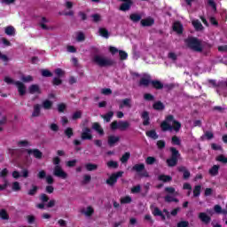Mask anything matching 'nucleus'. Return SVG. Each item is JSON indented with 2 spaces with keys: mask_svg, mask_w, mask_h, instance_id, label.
Wrapping results in <instances>:
<instances>
[{
  "mask_svg": "<svg viewBox=\"0 0 227 227\" xmlns=\"http://www.w3.org/2000/svg\"><path fill=\"white\" fill-rule=\"evenodd\" d=\"M160 128L163 132L168 130H174L175 132H179L182 129L181 121L175 119L173 114H168L163 121L160 123Z\"/></svg>",
  "mask_w": 227,
  "mask_h": 227,
  "instance_id": "f257e3e1",
  "label": "nucleus"
},
{
  "mask_svg": "<svg viewBox=\"0 0 227 227\" xmlns=\"http://www.w3.org/2000/svg\"><path fill=\"white\" fill-rule=\"evenodd\" d=\"M131 192L133 194H138L139 192H141V185H134L133 187H131Z\"/></svg>",
  "mask_w": 227,
  "mask_h": 227,
  "instance_id": "58836bf2",
  "label": "nucleus"
},
{
  "mask_svg": "<svg viewBox=\"0 0 227 227\" xmlns=\"http://www.w3.org/2000/svg\"><path fill=\"white\" fill-rule=\"evenodd\" d=\"M166 106L165 104H163V102H161V100H158L157 102H154V104H153V108L155 111H164Z\"/></svg>",
  "mask_w": 227,
  "mask_h": 227,
  "instance_id": "f3484780",
  "label": "nucleus"
},
{
  "mask_svg": "<svg viewBox=\"0 0 227 227\" xmlns=\"http://www.w3.org/2000/svg\"><path fill=\"white\" fill-rule=\"evenodd\" d=\"M145 166L143 163L135 164V166H133V170L137 171V173H139L140 176L148 177L149 173H148V171H145Z\"/></svg>",
  "mask_w": 227,
  "mask_h": 227,
  "instance_id": "39448f33",
  "label": "nucleus"
},
{
  "mask_svg": "<svg viewBox=\"0 0 227 227\" xmlns=\"http://www.w3.org/2000/svg\"><path fill=\"white\" fill-rule=\"evenodd\" d=\"M172 145H181V139L178 137V136H172Z\"/></svg>",
  "mask_w": 227,
  "mask_h": 227,
  "instance_id": "c03bdc74",
  "label": "nucleus"
},
{
  "mask_svg": "<svg viewBox=\"0 0 227 227\" xmlns=\"http://www.w3.org/2000/svg\"><path fill=\"white\" fill-rule=\"evenodd\" d=\"M28 155H33L35 159H42V152L38 149H28L26 151Z\"/></svg>",
  "mask_w": 227,
  "mask_h": 227,
  "instance_id": "f8f14e48",
  "label": "nucleus"
},
{
  "mask_svg": "<svg viewBox=\"0 0 227 227\" xmlns=\"http://www.w3.org/2000/svg\"><path fill=\"white\" fill-rule=\"evenodd\" d=\"M150 187H151V184L149 182H147V184H145L144 185V190L145 192H142V196H146V194H148L149 191H150Z\"/></svg>",
  "mask_w": 227,
  "mask_h": 227,
  "instance_id": "37998d69",
  "label": "nucleus"
},
{
  "mask_svg": "<svg viewBox=\"0 0 227 227\" xmlns=\"http://www.w3.org/2000/svg\"><path fill=\"white\" fill-rule=\"evenodd\" d=\"M123 107H132L130 98H124L123 100H121V104L119 105V108L123 109Z\"/></svg>",
  "mask_w": 227,
  "mask_h": 227,
  "instance_id": "412c9836",
  "label": "nucleus"
},
{
  "mask_svg": "<svg viewBox=\"0 0 227 227\" xmlns=\"http://www.w3.org/2000/svg\"><path fill=\"white\" fill-rule=\"evenodd\" d=\"M145 135L148 137H151L152 139H158L159 136L156 132L155 129H152V130H147L145 132Z\"/></svg>",
  "mask_w": 227,
  "mask_h": 227,
  "instance_id": "bb28decb",
  "label": "nucleus"
},
{
  "mask_svg": "<svg viewBox=\"0 0 227 227\" xmlns=\"http://www.w3.org/2000/svg\"><path fill=\"white\" fill-rule=\"evenodd\" d=\"M150 84H152L151 75H147V77H141L138 82V86H145V88L150 86Z\"/></svg>",
  "mask_w": 227,
  "mask_h": 227,
  "instance_id": "6e6552de",
  "label": "nucleus"
},
{
  "mask_svg": "<svg viewBox=\"0 0 227 227\" xmlns=\"http://www.w3.org/2000/svg\"><path fill=\"white\" fill-rule=\"evenodd\" d=\"M4 33L8 36H13L15 35V27H13L12 26L6 27L4 28Z\"/></svg>",
  "mask_w": 227,
  "mask_h": 227,
  "instance_id": "5701e85b",
  "label": "nucleus"
},
{
  "mask_svg": "<svg viewBox=\"0 0 227 227\" xmlns=\"http://www.w3.org/2000/svg\"><path fill=\"white\" fill-rule=\"evenodd\" d=\"M85 168H86L87 171H94V169H97L98 166L96 164L89 163V164L85 165Z\"/></svg>",
  "mask_w": 227,
  "mask_h": 227,
  "instance_id": "de8ad7c7",
  "label": "nucleus"
},
{
  "mask_svg": "<svg viewBox=\"0 0 227 227\" xmlns=\"http://www.w3.org/2000/svg\"><path fill=\"white\" fill-rule=\"evenodd\" d=\"M28 91L29 93H31V95H40V93H42V90H40V86H38L37 84H33L28 88Z\"/></svg>",
  "mask_w": 227,
  "mask_h": 227,
  "instance_id": "2eb2a0df",
  "label": "nucleus"
},
{
  "mask_svg": "<svg viewBox=\"0 0 227 227\" xmlns=\"http://www.w3.org/2000/svg\"><path fill=\"white\" fill-rule=\"evenodd\" d=\"M215 212H216V214H222L223 208L221 205H215Z\"/></svg>",
  "mask_w": 227,
  "mask_h": 227,
  "instance_id": "338daca9",
  "label": "nucleus"
},
{
  "mask_svg": "<svg viewBox=\"0 0 227 227\" xmlns=\"http://www.w3.org/2000/svg\"><path fill=\"white\" fill-rule=\"evenodd\" d=\"M158 180H160V182H171V180H173L172 176L170 175H160L158 176Z\"/></svg>",
  "mask_w": 227,
  "mask_h": 227,
  "instance_id": "393cba45",
  "label": "nucleus"
},
{
  "mask_svg": "<svg viewBox=\"0 0 227 227\" xmlns=\"http://www.w3.org/2000/svg\"><path fill=\"white\" fill-rule=\"evenodd\" d=\"M114 114L113 112H109L108 114H106V115H102V118H104L105 121H111V118H113Z\"/></svg>",
  "mask_w": 227,
  "mask_h": 227,
  "instance_id": "a18cd8bd",
  "label": "nucleus"
},
{
  "mask_svg": "<svg viewBox=\"0 0 227 227\" xmlns=\"http://www.w3.org/2000/svg\"><path fill=\"white\" fill-rule=\"evenodd\" d=\"M216 160H218V162H223V164H226L227 157H225V155H223V154H220L216 157Z\"/></svg>",
  "mask_w": 227,
  "mask_h": 227,
  "instance_id": "a19ab883",
  "label": "nucleus"
},
{
  "mask_svg": "<svg viewBox=\"0 0 227 227\" xmlns=\"http://www.w3.org/2000/svg\"><path fill=\"white\" fill-rule=\"evenodd\" d=\"M156 145L160 150H163V148H165L166 146V141L160 139L159 141H157Z\"/></svg>",
  "mask_w": 227,
  "mask_h": 227,
  "instance_id": "79ce46f5",
  "label": "nucleus"
},
{
  "mask_svg": "<svg viewBox=\"0 0 227 227\" xmlns=\"http://www.w3.org/2000/svg\"><path fill=\"white\" fill-rule=\"evenodd\" d=\"M165 192L168 193V195L175 194L176 189L175 187H165Z\"/></svg>",
  "mask_w": 227,
  "mask_h": 227,
  "instance_id": "4d7b16f0",
  "label": "nucleus"
},
{
  "mask_svg": "<svg viewBox=\"0 0 227 227\" xmlns=\"http://www.w3.org/2000/svg\"><path fill=\"white\" fill-rule=\"evenodd\" d=\"M173 30L176 31L178 35H182L184 33L183 24L179 21L174 22Z\"/></svg>",
  "mask_w": 227,
  "mask_h": 227,
  "instance_id": "dca6fc26",
  "label": "nucleus"
},
{
  "mask_svg": "<svg viewBox=\"0 0 227 227\" xmlns=\"http://www.w3.org/2000/svg\"><path fill=\"white\" fill-rule=\"evenodd\" d=\"M214 190L211 187H207L204 191V196H212Z\"/></svg>",
  "mask_w": 227,
  "mask_h": 227,
  "instance_id": "864d4df0",
  "label": "nucleus"
},
{
  "mask_svg": "<svg viewBox=\"0 0 227 227\" xmlns=\"http://www.w3.org/2000/svg\"><path fill=\"white\" fill-rule=\"evenodd\" d=\"M82 113L81 112H75L74 114H73V117H72V119L73 120H79V118H81V116H82Z\"/></svg>",
  "mask_w": 227,
  "mask_h": 227,
  "instance_id": "69168bd1",
  "label": "nucleus"
},
{
  "mask_svg": "<svg viewBox=\"0 0 227 227\" xmlns=\"http://www.w3.org/2000/svg\"><path fill=\"white\" fill-rule=\"evenodd\" d=\"M32 116L34 117L40 116V105H35L34 106V112L32 114Z\"/></svg>",
  "mask_w": 227,
  "mask_h": 227,
  "instance_id": "e433bc0d",
  "label": "nucleus"
},
{
  "mask_svg": "<svg viewBox=\"0 0 227 227\" xmlns=\"http://www.w3.org/2000/svg\"><path fill=\"white\" fill-rule=\"evenodd\" d=\"M132 198L130 196H124V198H121V203H131Z\"/></svg>",
  "mask_w": 227,
  "mask_h": 227,
  "instance_id": "6e6d98bb",
  "label": "nucleus"
},
{
  "mask_svg": "<svg viewBox=\"0 0 227 227\" xmlns=\"http://www.w3.org/2000/svg\"><path fill=\"white\" fill-rule=\"evenodd\" d=\"M192 24L196 31H201L203 29V24L200 22V20H193Z\"/></svg>",
  "mask_w": 227,
  "mask_h": 227,
  "instance_id": "cd10ccee",
  "label": "nucleus"
},
{
  "mask_svg": "<svg viewBox=\"0 0 227 227\" xmlns=\"http://www.w3.org/2000/svg\"><path fill=\"white\" fill-rule=\"evenodd\" d=\"M155 20L152 17H147V19H142L140 24L143 27L153 26Z\"/></svg>",
  "mask_w": 227,
  "mask_h": 227,
  "instance_id": "9b49d317",
  "label": "nucleus"
},
{
  "mask_svg": "<svg viewBox=\"0 0 227 227\" xmlns=\"http://www.w3.org/2000/svg\"><path fill=\"white\" fill-rule=\"evenodd\" d=\"M141 118L143 120L144 126L150 125V113L148 111H144L141 114Z\"/></svg>",
  "mask_w": 227,
  "mask_h": 227,
  "instance_id": "ddd939ff",
  "label": "nucleus"
},
{
  "mask_svg": "<svg viewBox=\"0 0 227 227\" xmlns=\"http://www.w3.org/2000/svg\"><path fill=\"white\" fill-rule=\"evenodd\" d=\"M199 219H200V221H202V223L205 224H209L210 221L212 220L210 215H208L206 212H200Z\"/></svg>",
  "mask_w": 227,
  "mask_h": 227,
  "instance_id": "9d476101",
  "label": "nucleus"
},
{
  "mask_svg": "<svg viewBox=\"0 0 227 227\" xmlns=\"http://www.w3.org/2000/svg\"><path fill=\"white\" fill-rule=\"evenodd\" d=\"M77 42H83L84 40V34L82 32H78L76 36Z\"/></svg>",
  "mask_w": 227,
  "mask_h": 227,
  "instance_id": "13d9d810",
  "label": "nucleus"
},
{
  "mask_svg": "<svg viewBox=\"0 0 227 227\" xmlns=\"http://www.w3.org/2000/svg\"><path fill=\"white\" fill-rule=\"evenodd\" d=\"M144 99L147 101H153L155 100V97L154 95H152V93H145Z\"/></svg>",
  "mask_w": 227,
  "mask_h": 227,
  "instance_id": "ea45409f",
  "label": "nucleus"
},
{
  "mask_svg": "<svg viewBox=\"0 0 227 227\" xmlns=\"http://www.w3.org/2000/svg\"><path fill=\"white\" fill-rule=\"evenodd\" d=\"M9 154L13 156L20 155L19 149H9Z\"/></svg>",
  "mask_w": 227,
  "mask_h": 227,
  "instance_id": "680f3d73",
  "label": "nucleus"
},
{
  "mask_svg": "<svg viewBox=\"0 0 227 227\" xmlns=\"http://www.w3.org/2000/svg\"><path fill=\"white\" fill-rule=\"evenodd\" d=\"M0 217L1 219H4L5 221H8L10 219L8 213L4 209L0 210Z\"/></svg>",
  "mask_w": 227,
  "mask_h": 227,
  "instance_id": "c9c22d12",
  "label": "nucleus"
},
{
  "mask_svg": "<svg viewBox=\"0 0 227 227\" xmlns=\"http://www.w3.org/2000/svg\"><path fill=\"white\" fill-rule=\"evenodd\" d=\"M167 164L170 168H174L176 166L175 160H174V154L173 152H171V156L169 159H167Z\"/></svg>",
  "mask_w": 227,
  "mask_h": 227,
  "instance_id": "473e14b6",
  "label": "nucleus"
},
{
  "mask_svg": "<svg viewBox=\"0 0 227 227\" xmlns=\"http://www.w3.org/2000/svg\"><path fill=\"white\" fill-rule=\"evenodd\" d=\"M116 52L119 53V58H120L121 61H124V60L128 59L129 54H128V52H126V51H122V50L119 51V49H117L115 47V54H116Z\"/></svg>",
  "mask_w": 227,
  "mask_h": 227,
  "instance_id": "6ab92c4d",
  "label": "nucleus"
},
{
  "mask_svg": "<svg viewBox=\"0 0 227 227\" xmlns=\"http://www.w3.org/2000/svg\"><path fill=\"white\" fill-rule=\"evenodd\" d=\"M129 159H130V153L126 152L121 157V161L122 163L128 162Z\"/></svg>",
  "mask_w": 227,
  "mask_h": 227,
  "instance_id": "f704fd0d",
  "label": "nucleus"
},
{
  "mask_svg": "<svg viewBox=\"0 0 227 227\" xmlns=\"http://www.w3.org/2000/svg\"><path fill=\"white\" fill-rule=\"evenodd\" d=\"M93 212H94L93 207L90 206L82 209V214H84V215H86L87 217H90V215H92Z\"/></svg>",
  "mask_w": 227,
  "mask_h": 227,
  "instance_id": "b1692460",
  "label": "nucleus"
},
{
  "mask_svg": "<svg viewBox=\"0 0 227 227\" xmlns=\"http://www.w3.org/2000/svg\"><path fill=\"white\" fill-rule=\"evenodd\" d=\"M151 84H152L153 88H154L155 90H162V88H164V84H163V82H161V81L151 80Z\"/></svg>",
  "mask_w": 227,
  "mask_h": 227,
  "instance_id": "4be33fe9",
  "label": "nucleus"
},
{
  "mask_svg": "<svg viewBox=\"0 0 227 227\" xmlns=\"http://www.w3.org/2000/svg\"><path fill=\"white\" fill-rule=\"evenodd\" d=\"M106 184H107V185H114V173L106 180Z\"/></svg>",
  "mask_w": 227,
  "mask_h": 227,
  "instance_id": "8fccbe9b",
  "label": "nucleus"
},
{
  "mask_svg": "<svg viewBox=\"0 0 227 227\" xmlns=\"http://www.w3.org/2000/svg\"><path fill=\"white\" fill-rule=\"evenodd\" d=\"M12 191H14L15 192L20 191L21 187H20V182H14L12 183Z\"/></svg>",
  "mask_w": 227,
  "mask_h": 227,
  "instance_id": "4c0bfd02",
  "label": "nucleus"
},
{
  "mask_svg": "<svg viewBox=\"0 0 227 227\" xmlns=\"http://www.w3.org/2000/svg\"><path fill=\"white\" fill-rule=\"evenodd\" d=\"M165 201L167 203H171L172 201L176 202V203H178L179 202V200L178 198H175L174 196H171L169 194H167V196H165L164 198Z\"/></svg>",
  "mask_w": 227,
  "mask_h": 227,
  "instance_id": "c756f323",
  "label": "nucleus"
},
{
  "mask_svg": "<svg viewBox=\"0 0 227 227\" xmlns=\"http://www.w3.org/2000/svg\"><path fill=\"white\" fill-rule=\"evenodd\" d=\"M129 127H130L129 121H117L115 120V130L116 129H119L120 130H127Z\"/></svg>",
  "mask_w": 227,
  "mask_h": 227,
  "instance_id": "423d86ee",
  "label": "nucleus"
},
{
  "mask_svg": "<svg viewBox=\"0 0 227 227\" xmlns=\"http://www.w3.org/2000/svg\"><path fill=\"white\" fill-rule=\"evenodd\" d=\"M21 81L23 82H31V81H33V76L31 75H27V76H21Z\"/></svg>",
  "mask_w": 227,
  "mask_h": 227,
  "instance_id": "5fc2aeb1",
  "label": "nucleus"
},
{
  "mask_svg": "<svg viewBox=\"0 0 227 227\" xmlns=\"http://www.w3.org/2000/svg\"><path fill=\"white\" fill-rule=\"evenodd\" d=\"M156 160H157V159H155V157L149 156L145 159V163L149 164V165H153L156 162Z\"/></svg>",
  "mask_w": 227,
  "mask_h": 227,
  "instance_id": "49530a36",
  "label": "nucleus"
},
{
  "mask_svg": "<svg viewBox=\"0 0 227 227\" xmlns=\"http://www.w3.org/2000/svg\"><path fill=\"white\" fill-rule=\"evenodd\" d=\"M14 84L18 88V92L20 97H24V95H26V85L21 82H15Z\"/></svg>",
  "mask_w": 227,
  "mask_h": 227,
  "instance_id": "1a4fd4ad",
  "label": "nucleus"
},
{
  "mask_svg": "<svg viewBox=\"0 0 227 227\" xmlns=\"http://www.w3.org/2000/svg\"><path fill=\"white\" fill-rule=\"evenodd\" d=\"M8 176V168H4L1 172H0V176L1 178H4V182L6 180V176Z\"/></svg>",
  "mask_w": 227,
  "mask_h": 227,
  "instance_id": "603ef678",
  "label": "nucleus"
},
{
  "mask_svg": "<svg viewBox=\"0 0 227 227\" xmlns=\"http://www.w3.org/2000/svg\"><path fill=\"white\" fill-rule=\"evenodd\" d=\"M219 164H215L214 166H212V168H209V175H211V176H217V175H219Z\"/></svg>",
  "mask_w": 227,
  "mask_h": 227,
  "instance_id": "a211bd4d",
  "label": "nucleus"
},
{
  "mask_svg": "<svg viewBox=\"0 0 227 227\" xmlns=\"http://www.w3.org/2000/svg\"><path fill=\"white\" fill-rule=\"evenodd\" d=\"M45 180L49 184H54V177H52V176H47Z\"/></svg>",
  "mask_w": 227,
  "mask_h": 227,
  "instance_id": "0e129e2a",
  "label": "nucleus"
},
{
  "mask_svg": "<svg viewBox=\"0 0 227 227\" xmlns=\"http://www.w3.org/2000/svg\"><path fill=\"white\" fill-rule=\"evenodd\" d=\"M170 152H172L173 154V158H174V164L175 166H176L177 162H178V157L180 155L178 150H176V148L175 146H171L170 147Z\"/></svg>",
  "mask_w": 227,
  "mask_h": 227,
  "instance_id": "aec40b11",
  "label": "nucleus"
},
{
  "mask_svg": "<svg viewBox=\"0 0 227 227\" xmlns=\"http://www.w3.org/2000/svg\"><path fill=\"white\" fill-rule=\"evenodd\" d=\"M204 135L206 136L207 140L213 139L214 137V133L211 132L210 130H206Z\"/></svg>",
  "mask_w": 227,
  "mask_h": 227,
  "instance_id": "bf43d9fd",
  "label": "nucleus"
},
{
  "mask_svg": "<svg viewBox=\"0 0 227 227\" xmlns=\"http://www.w3.org/2000/svg\"><path fill=\"white\" fill-rule=\"evenodd\" d=\"M41 74H42L43 77H52V73H51V71H49L47 69H43L41 71Z\"/></svg>",
  "mask_w": 227,
  "mask_h": 227,
  "instance_id": "09e8293b",
  "label": "nucleus"
},
{
  "mask_svg": "<svg viewBox=\"0 0 227 227\" xmlns=\"http://www.w3.org/2000/svg\"><path fill=\"white\" fill-rule=\"evenodd\" d=\"M53 175L54 176H58V178H62L63 180L68 178V174H67L59 165L54 167Z\"/></svg>",
  "mask_w": 227,
  "mask_h": 227,
  "instance_id": "20e7f679",
  "label": "nucleus"
},
{
  "mask_svg": "<svg viewBox=\"0 0 227 227\" xmlns=\"http://www.w3.org/2000/svg\"><path fill=\"white\" fill-rule=\"evenodd\" d=\"M65 134L66 136H67V137H72V136H74V131L72 130V128H67L65 130Z\"/></svg>",
  "mask_w": 227,
  "mask_h": 227,
  "instance_id": "e2e57ef3",
  "label": "nucleus"
},
{
  "mask_svg": "<svg viewBox=\"0 0 227 227\" xmlns=\"http://www.w3.org/2000/svg\"><path fill=\"white\" fill-rule=\"evenodd\" d=\"M52 106V102L49 101V100H45L43 103V107L44 109H51V107Z\"/></svg>",
  "mask_w": 227,
  "mask_h": 227,
  "instance_id": "3c124183",
  "label": "nucleus"
},
{
  "mask_svg": "<svg viewBox=\"0 0 227 227\" xmlns=\"http://www.w3.org/2000/svg\"><path fill=\"white\" fill-rule=\"evenodd\" d=\"M187 47L189 49H191L192 51H194L195 52H202L203 51V45L200 42V40H199V38L195 37V36H191L190 38H186V40H184Z\"/></svg>",
  "mask_w": 227,
  "mask_h": 227,
  "instance_id": "f03ea898",
  "label": "nucleus"
},
{
  "mask_svg": "<svg viewBox=\"0 0 227 227\" xmlns=\"http://www.w3.org/2000/svg\"><path fill=\"white\" fill-rule=\"evenodd\" d=\"M93 62L98 67H111V65H113V59L106 58L102 55H95L93 58Z\"/></svg>",
  "mask_w": 227,
  "mask_h": 227,
  "instance_id": "7ed1b4c3",
  "label": "nucleus"
},
{
  "mask_svg": "<svg viewBox=\"0 0 227 227\" xmlns=\"http://www.w3.org/2000/svg\"><path fill=\"white\" fill-rule=\"evenodd\" d=\"M99 36H103V38H109V32L106 28L100 27L98 29Z\"/></svg>",
  "mask_w": 227,
  "mask_h": 227,
  "instance_id": "2f4dec72",
  "label": "nucleus"
},
{
  "mask_svg": "<svg viewBox=\"0 0 227 227\" xmlns=\"http://www.w3.org/2000/svg\"><path fill=\"white\" fill-rule=\"evenodd\" d=\"M90 181H91V176H90V175L83 176L82 184H90Z\"/></svg>",
  "mask_w": 227,
  "mask_h": 227,
  "instance_id": "052dcab7",
  "label": "nucleus"
},
{
  "mask_svg": "<svg viewBox=\"0 0 227 227\" xmlns=\"http://www.w3.org/2000/svg\"><path fill=\"white\" fill-rule=\"evenodd\" d=\"M93 129L98 133L99 136H104V129L100 127V124L95 122L92 126Z\"/></svg>",
  "mask_w": 227,
  "mask_h": 227,
  "instance_id": "c85d7f7f",
  "label": "nucleus"
},
{
  "mask_svg": "<svg viewBox=\"0 0 227 227\" xmlns=\"http://www.w3.org/2000/svg\"><path fill=\"white\" fill-rule=\"evenodd\" d=\"M123 173H124V171H117L115 173V184H116L118 178H121V176H123Z\"/></svg>",
  "mask_w": 227,
  "mask_h": 227,
  "instance_id": "774afa93",
  "label": "nucleus"
},
{
  "mask_svg": "<svg viewBox=\"0 0 227 227\" xmlns=\"http://www.w3.org/2000/svg\"><path fill=\"white\" fill-rule=\"evenodd\" d=\"M101 95H105L106 97H108V95L113 94V90L109 88H103L100 90Z\"/></svg>",
  "mask_w": 227,
  "mask_h": 227,
  "instance_id": "72a5a7b5",
  "label": "nucleus"
},
{
  "mask_svg": "<svg viewBox=\"0 0 227 227\" xmlns=\"http://www.w3.org/2000/svg\"><path fill=\"white\" fill-rule=\"evenodd\" d=\"M201 194V185H195L193 187V196L194 198H198Z\"/></svg>",
  "mask_w": 227,
  "mask_h": 227,
  "instance_id": "7c9ffc66",
  "label": "nucleus"
},
{
  "mask_svg": "<svg viewBox=\"0 0 227 227\" xmlns=\"http://www.w3.org/2000/svg\"><path fill=\"white\" fill-rule=\"evenodd\" d=\"M177 170L183 173V178L184 180H188L190 178L191 171H189V169H187L185 166H179V168H177Z\"/></svg>",
  "mask_w": 227,
  "mask_h": 227,
  "instance_id": "0eeeda50",
  "label": "nucleus"
},
{
  "mask_svg": "<svg viewBox=\"0 0 227 227\" xmlns=\"http://www.w3.org/2000/svg\"><path fill=\"white\" fill-rule=\"evenodd\" d=\"M129 19L133 22H139L142 20V15H140L139 13H131L129 15Z\"/></svg>",
  "mask_w": 227,
  "mask_h": 227,
  "instance_id": "a878e982",
  "label": "nucleus"
},
{
  "mask_svg": "<svg viewBox=\"0 0 227 227\" xmlns=\"http://www.w3.org/2000/svg\"><path fill=\"white\" fill-rule=\"evenodd\" d=\"M93 136H91V129L88 128H84L82 132V139L83 140H90L92 139Z\"/></svg>",
  "mask_w": 227,
  "mask_h": 227,
  "instance_id": "4468645a",
  "label": "nucleus"
}]
</instances>
